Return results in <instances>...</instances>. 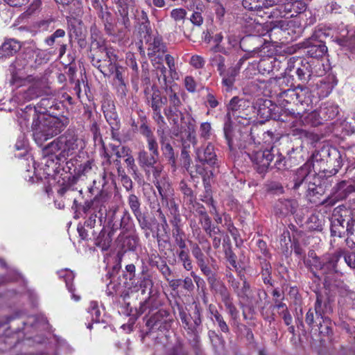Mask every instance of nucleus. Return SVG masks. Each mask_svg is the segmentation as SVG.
Masks as SVG:
<instances>
[{
	"instance_id": "nucleus-1",
	"label": "nucleus",
	"mask_w": 355,
	"mask_h": 355,
	"mask_svg": "<svg viewBox=\"0 0 355 355\" xmlns=\"http://www.w3.org/2000/svg\"><path fill=\"white\" fill-rule=\"evenodd\" d=\"M252 107L253 113L257 114L261 123L272 119L288 123L291 128H295L293 135L302 134V130L300 128L304 123L302 118L304 112L309 110L307 108H304L302 113L300 111L295 112L288 109H282V111L277 113L275 112L276 105L270 100L263 98L257 99Z\"/></svg>"
},
{
	"instance_id": "nucleus-2",
	"label": "nucleus",
	"mask_w": 355,
	"mask_h": 355,
	"mask_svg": "<svg viewBox=\"0 0 355 355\" xmlns=\"http://www.w3.org/2000/svg\"><path fill=\"white\" fill-rule=\"evenodd\" d=\"M245 153L252 162L254 168L261 175H264L269 168H286L285 157L272 146L270 149L256 150L255 144L249 143Z\"/></svg>"
},
{
	"instance_id": "nucleus-3",
	"label": "nucleus",
	"mask_w": 355,
	"mask_h": 355,
	"mask_svg": "<svg viewBox=\"0 0 355 355\" xmlns=\"http://www.w3.org/2000/svg\"><path fill=\"white\" fill-rule=\"evenodd\" d=\"M29 116H33L31 128L35 142L42 146L43 143L58 135L66 127V123L53 116H38L35 107L27 106Z\"/></svg>"
},
{
	"instance_id": "nucleus-4",
	"label": "nucleus",
	"mask_w": 355,
	"mask_h": 355,
	"mask_svg": "<svg viewBox=\"0 0 355 355\" xmlns=\"http://www.w3.org/2000/svg\"><path fill=\"white\" fill-rule=\"evenodd\" d=\"M316 168L315 164L310 161L299 168L293 175L292 189L298 191L299 194L304 193L313 196L318 193L316 184L312 182L315 178Z\"/></svg>"
},
{
	"instance_id": "nucleus-5",
	"label": "nucleus",
	"mask_w": 355,
	"mask_h": 355,
	"mask_svg": "<svg viewBox=\"0 0 355 355\" xmlns=\"http://www.w3.org/2000/svg\"><path fill=\"white\" fill-rule=\"evenodd\" d=\"M327 156L326 163L329 166L328 168H324L322 171L324 173H329L330 175H336L343 165L342 155L340 151L336 148H322L320 150L313 154L312 163L315 164V166L319 165L320 162H323L324 157Z\"/></svg>"
},
{
	"instance_id": "nucleus-6",
	"label": "nucleus",
	"mask_w": 355,
	"mask_h": 355,
	"mask_svg": "<svg viewBox=\"0 0 355 355\" xmlns=\"http://www.w3.org/2000/svg\"><path fill=\"white\" fill-rule=\"evenodd\" d=\"M252 105L253 104L249 100L234 96L228 104L226 118L229 120H238V122L241 123H244V122L239 119H243L248 123L254 112Z\"/></svg>"
},
{
	"instance_id": "nucleus-7",
	"label": "nucleus",
	"mask_w": 355,
	"mask_h": 355,
	"mask_svg": "<svg viewBox=\"0 0 355 355\" xmlns=\"http://www.w3.org/2000/svg\"><path fill=\"white\" fill-rule=\"evenodd\" d=\"M344 254L342 250L336 251L334 254L325 255L320 263V272L324 275L326 282H330L333 275L339 272L337 263L340 257Z\"/></svg>"
},
{
	"instance_id": "nucleus-8",
	"label": "nucleus",
	"mask_w": 355,
	"mask_h": 355,
	"mask_svg": "<svg viewBox=\"0 0 355 355\" xmlns=\"http://www.w3.org/2000/svg\"><path fill=\"white\" fill-rule=\"evenodd\" d=\"M108 196L107 194L101 193L100 195L96 196L92 200L86 201L83 206V211L85 213L89 211H93L92 214H95V217H98L100 222L104 216L108 217L107 214V202Z\"/></svg>"
},
{
	"instance_id": "nucleus-9",
	"label": "nucleus",
	"mask_w": 355,
	"mask_h": 355,
	"mask_svg": "<svg viewBox=\"0 0 355 355\" xmlns=\"http://www.w3.org/2000/svg\"><path fill=\"white\" fill-rule=\"evenodd\" d=\"M60 139L62 148V157L64 159L74 154L80 143L78 135L73 130H68L60 136Z\"/></svg>"
},
{
	"instance_id": "nucleus-10",
	"label": "nucleus",
	"mask_w": 355,
	"mask_h": 355,
	"mask_svg": "<svg viewBox=\"0 0 355 355\" xmlns=\"http://www.w3.org/2000/svg\"><path fill=\"white\" fill-rule=\"evenodd\" d=\"M145 94L147 104L153 110V119L162 121L164 116L162 115L161 109L166 103V98L162 96L158 90H155L150 94L146 89Z\"/></svg>"
},
{
	"instance_id": "nucleus-11",
	"label": "nucleus",
	"mask_w": 355,
	"mask_h": 355,
	"mask_svg": "<svg viewBox=\"0 0 355 355\" xmlns=\"http://www.w3.org/2000/svg\"><path fill=\"white\" fill-rule=\"evenodd\" d=\"M195 153L196 160L202 164H207L211 167L218 166V159L214 146L211 143H208L205 146L197 148Z\"/></svg>"
},
{
	"instance_id": "nucleus-12",
	"label": "nucleus",
	"mask_w": 355,
	"mask_h": 355,
	"mask_svg": "<svg viewBox=\"0 0 355 355\" xmlns=\"http://www.w3.org/2000/svg\"><path fill=\"white\" fill-rule=\"evenodd\" d=\"M130 219V215L127 211L121 213L117 209H114L108 212L109 224L112 232L119 229L127 230Z\"/></svg>"
},
{
	"instance_id": "nucleus-13",
	"label": "nucleus",
	"mask_w": 355,
	"mask_h": 355,
	"mask_svg": "<svg viewBox=\"0 0 355 355\" xmlns=\"http://www.w3.org/2000/svg\"><path fill=\"white\" fill-rule=\"evenodd\" d=\"M180 315L182 322L184 324V328L187 329L189 332L193 334L196 338H198V329L202 324L201 309L200 306L198 305L195 306L193 315L192 317L193 322L189 321V318L184 312H181Z\"/></svg>"
},
{
	"instance_id": "nucleus-14",
	"label": "nucleus",
	"mask_w": 355,
	"mask_h": 355,
	"mask_svg": "<svg viewBox=\"0 0 355 355\" xmlns=\"http://www.w3.org/2000/svg\"><path fill=\"white\" fill-rule=\"evenodd\" d=\"M271 96L282 107H285L289 103H295V90L293 89H282L275 87L271 92Z\"/></svg>"
},
{
	"instance_id": "nucleus-15",
	"label": "nucleus",
	"mask_w": 355,
	"mask_h": 355,
	"mask_svg": "<svg viewBox=\"0 0 355 355\" xmlns=\"http://www.w3.org/2000/svg\"><path fill=\"white\" fill-rule=\"evenodd\" d=\"M158 157L159 155H155L152 153H149L145 150H141L138 153V163L148 178L150 176V166L157 164Z\"/></svg>"
},
{
	"instance_id": "nucleus-16",
	"label": "nucleus",
	"mask_w": 355,
	"mask_h": 355,
	"mask_svg": "<svg viewBox=\"0 0 355 355\" xmlns=\"http://www.w3.org/2000/svg\"><path fill=\"white\" fill-rule=\"evenodd\" d=\"M65 37V31L63 29L56 30L52 35L44 40V43L49 46L54 44L58 46V58H61L65 53L67 44L62 42V39Z\"/></svg>"
},
{
	"instance_id": "nucleus-17",
	"label": "nucleus",
	"mask_w": 355,
	"mask_h": 355,
	"mask_svg": "<svg viewBox=\"0 0 355 355\" xmlns=\"http://www.w3.org/2000/svg\"><path fill=\"white\" fill-rule=\"evenodd\" d=\"M347 218L339 214L338 211H334L331 219V235L332 236L342 237L346 233Z\"/></svg>"
},
{
	"instance_id": "nucleus-18",
	"label": "nucleus",
	"mask_w": 355,
	"mask_h": 355,
	"mask_svg": "<svg viewBox=\"0 0 355 355\" xmlns=\"http://www.w3.org/2000/svg\"><path fill=\"white\" fill-rule=\"evenodd\" d=\"M297 206V202L295 200L279 199L275 204V213L282 216L293 214L296 211Z\"/></svg>"
},
{
	"instance_id": "nucleus-19",
	"label": "nucleus",
	"mask_w": 355,
	"mask_h": 355,
	"mask_svg": "<svg viewBox=\"0 0 355 355\" xmlns=\"http://www.w3.org/2000/svg\"><path fill=\"white\" fill-rule=\"evenodd\" d=\"M152 64L155 69L159 85L166 88L168 87V70L162 62V57L158 55L151 60Z\"/></svg>"
},
{
	"instance_id": "nucleus-20",
	"label": "nucleus",
	"mask_w": 355,
	"mask_h": 355,
	"mask_svg": "<svg viewBox=\"0 0 355 355\" xmlns=\"http://www.w3.org/2000/svg\"><path fill=\"white\" fill-rule=\"evenodd\" d=\"M106 53H115L112 49L106 47H100L90 57L92 65L96 67L99 71H105V69L102 68L104 67V64L107 62Z\"/></svg>"
},
{
	"instance_id": "nucleus-21",
	"label": "nucleus",
	"mask_w": 355,
	"mask_h": 355,
	"mask_svg": "<svg viewBox=\"0 0 355 355\" xmlns=\"http://www.w3.org/2000/svg\"><path fill=\"white\" fill-rule=\"evenodd\" d=\"M281 62L275 58L266 56L260 60L258 63V70L263 75L270 74L274 69L278 70L280 67Z\"/></svg>"
},
{
	"instance_id": "nucleus-22",
	"label": "nucleus",
	"mask_w": 355,
	"mask_h": 355,
	"mask_svg": "<svg viewBox=\"0 0 355 355\" xmlns=\"http://www.w3.org/2000/svg\"><path fill=\"white\" fill-rule=\"evenodd\" d=\"M26 63L25 65H29L30 67H34L35 64H42V63L46 62L48 59L46 58L44 52L37 50L33 51L32 49H26L24 53Z\"/></svg>"
},
{
	"instance_id": "nucleus-23",
	"label": "nucleus",
	"mask_w": 355,
	"mask_h": 355,
	"mask_svg": "<svg viewBox=\"0 0 355 355\" xmlns=\"http://www.w3.org/2000/svg\"><path fill=\"white\" fill-rule=\"evenodd\" d=\"M21 47L20 42L15 39L6 40L0 47V58L12 56Z\"/></svg>"
},
{
	"instance_id": "nucleus-24",
	"label": "nucleus",
	"mask_w": 355,
	"mask_h": 355,
	"mask_svg": "<svg viewBox=\"0 0 355 355\" xmlns=\"http://www.w3.org/2000/svg\"><path fill=\"white\" fill-rule=\"evenodd\" d=\"M268 295L263 289H257L250 295L247 300V303L251 308H260L262 310L265 308L263 300H266Z\"/></svg>"
},
{
	"instance_id": "nucleus-25",
	"label": "nucleus",
	"mask_w": 355,
	"mask_h": 355,
	"mask_svg": "<svg viewBox=\"0 0 355 355\" xmlns=\"http://www.w3.org/2000/svg\"><path fill=\"white\" fill-rule=\"evenodd\" d=\"M182 107H166L164 109V114L171 121L173 125H180V121L184 123L185 117L184 113L181 110Z\"/></svg>"
},
{
	"instance_id": "nucleus-26",
	"label": "nucleus",
	"mask_w": 355,
	"mask_h": 355,
	"mask_svg": "<svg viewBox=\"0 0 355 355\" xmlns=\"http://www.w3.org/2000/svg\"><path fill=\"white\" fill-rule=\"evenodd\" d=\"M207 311L210 315V319L218 324L220 329L224 333H228L230 331L229 327L224 320L223 315L217 310L216 306L210 304L208 306Z\"/></svg>"
},
{
	"instance_id": "nucleus-27",
	"label": "nucleus",
	"mask_w": 355,
	"mask_h": 355,
	"mask_svg": "<svg viewBox=\"0 0 355 355\" xmlns=\"http://www.w3.org/2000/svg\"><path fill=\"white\" fill-rule=\"evenodd\" d=\"M117 241L124 250H135L139 239L136 235H125V232H123L119 235Z\"/></svg>"
},
{
	"instance_id": "nucleus-28",
	"label": "nucleus",
	"mask_w": 355,
	"mask_h": 355,
	"mask_svg": "<svg viewBox=\"0 0 355 355\" xmlns=\"http://www.w3.org/2000/svg\"><path fill=\"white\" fill-rule=\"evenodd\" d=\"M238 72L239 71L236 67H230L227 71L225 70L220 73L222 77V85L225 87L226 92L232 90Z\"/></svg>"
},
{
	"instance_id": "nucleus-29",
	"label": "nucleus",
	"mask_w": 355,
	"mask_h": 355,
	"mask_svg": "<svg viewBox=\"0 0 355 355\" xmlns=\"http://www.w3.org/2000/svg\"><path fill=\"white\" fill-rule=\"evenodd\" d=\"M98 17L101 19L107 34H114V19L112 13L107 8H101Z\"/></svg>"
},
{
	"instance_id": "nucleus-30",
	"label": "nucleus",
	"mask_w": 355,
	"mask_h": 355,
	"mask_svg": "<svg viewBox=\"0 0 355 355\" xmlns=\"http://www.w3.org/2000/svg\"><path fill=\"white\" fill-rule=\"evenodd\" d=\"M336 198L339 200H343L347 196L355 191L354 185L347 181H341L334 187Z\"/></svg>"
},
{
	"instance_id": "nucleus-31",
	"label": "nucleus",
	"mask_w": 355,
	"mask_h": 355,
	"mask_svg": "<svg viewBox=\"0 0 355 355\" xmlns=\"http://www.w3.org/2000/svg\"><path fill=\"white\" fill-rule=\"evenodd\" d=\"M327 53V47L321 41H316L307 47L306 54L311 58H320Z\"/></svg>"
},
{
	"instance_id": "nucleus-32",
	"label": "nucleus",
	"mask_w": 355,
	"mask_h": 355,
	"mask_svg": "<svg viewBox=\"0 0 355 355\" xmlns=\"http://www.w3.org/2000/svg\"><path fill=\"white\" fill-rule=\"evenodd\" d=\"M295 103L301 105H306L307 107L311 103V92L309 89L304 86H297L295 87Z\"/></svg>"
},
{
	"instance_id": "nucleus-33",
	"label": "nucleus",
	"mask_w": 355,
	"mask_h": 355,
	"mask_svg": "<svg viewBox=\"0 0 355 355\" xmlns=\"http://www.w3.org/2000/svg\"><path fill=\"white\" fill-rule=\"evenodd\" d=\"M58 159H64L62 157V148L60 144V137L48 144L43 148V154L45 155H56Z\"/></svg>"
},
{
	"instance_id": "nucleus-34",
	"label": "nucleus",
	"mask_w": 355,
	"mask_h": 355,
	"mask_svg": "<svg viewBox=\"0 0 355 355\" xmlns=\"http://www.w3.org/2000/svg\"><path fill=\"white\" fill-rule=\"evenodd\" d=\"M116 5L118 12L121 17H123V23L128 24V11L129 8L134 6V0H114Z\"/></svg>"
},
{
	"instance_id": "nucleus-35",
	"label": "nucleus",
	"mask_w": 355,
	"mask_h": 355,
	"mask_svg": "<svg viewBox=\"0 0 355 355\" xmlns=\"http://www.w3.org/2000/svg\"><path fill=\"white\" fill-rule=\"evenodd\" d=\"M107 62L102 68L105 71H100L105 76H110L114 74V71L120 67L117 63L118 57L115 53H106Z\"/></svg>"
},
{
	"instance_id": "nucleus-36",
	"label": "nucleus",
	"mask_w": 355,
	"mask_h": 355,
	"mask_svg": "<svg viewBox=\"0 0 355 355\" xmlns=\"http://www.w3.org/2000/svg\"><path fill=\"white\" fill-rule=\"evenodd\" d=\"M193 122L194 121L193 119H189L187 123V126L188 129V133L187 136V139H182V150H189V148H190V144L187 143V141L191 143L193 146H195L197 144V138L195 135V125L193 124Z\"/></svg>"
},
{
	"instance_id": "nucleus-37",
	"label": "nucleus",
	"mask_w": 355,
	"mask_h": 355,
	"mask_svg": "<svg viewBox=\"0 0 355 355\" xmlns=\"http://www.w3.org/2000/svg\"><path fill=\"white\" fill-rule=\"evenodd\" d=\"M113 232L107 233L103 228L98 234L95 241V245L105 251L109 249L112 242Z\"/></svg>"
},
{
	"instance_id": "nucleus-38",
	"label": "nucleus",
	"mask_w": 355,
	"mask_h": 355,
	"mask_svg": "<svg viewBox=\"0 0 355 355\" xmlns=\"http://www.w3.org/2000/svg\"><path fill=\"white\" fill-rule=\"evenodd\" d=\"M347 245L353 248L355 247V217L347 218L346 223Z\"/></svg>"
},
{
	"instance_id": "nucleus-39",
	"label": "nucleus",
	"mask_w": 355,
	"mask_h": 355,
	"mask_svg": "<svg viewBox=\"0 0 355 355\" xmlns=\"http://www.w3.org/2000/svg\"><path fill=\"white\" fill-rule=\"evenodd\" d=\"M158 190L159 195L161 197L162 203L166 202L167 205L168 198L171 193V188L170 184L165 181H157L154 183Z\"/></svg>"
},
{
	"instance_id": "nucleus-40",
	"label": "nucleus",
	"mask_w": 355,
	"mask_h": 355,
	"mask_svg": "<svg viewBox=\"0 0 355 355\" xmlns=\"http://www.w3.org/2000/svg\"><path fill=\"white\" fill-rule=\"evenodd\" d=\"M165 90L167 95V97H166V102H168L166 107H182V101L175 89L170 87L168 88H166Z\"/></svg>"
},
{
	"instance_id": "nucleus-41",
	"label": "nucleus",
	"mask_w": 355,
	"mask_h": 355,
	"mask_svg": "<svg viewBox=\"0 0 355 355\" xmlns=\"http://www.w3.org/2000/svg\"><path fill=\"white\" fill-rule=\"evenodd\" d=\"M166 51V46L162 42V39L159 37H155L153 38V42H150L148 47V55L149 56L155 55L157 53H164Z\"/></svg>"
},
{
	"instance_id": "nucleus-42",
	"label": "nucleus",
	"mask_w": 355,
	"mask_h": 355,
	"mask_svg": "<svg viewBox=\"0 0 355 355\" xmlns=\"http://www.w3.org/2000/svg\"><path fill=\"white\" fill-rule=\"evenodd\" d=\"M198 266L200 268L202 272L203 273V275H205L207 277L208 283L211 285V287H214L218 283L216 274L211 270L210 267L208 266V265L206 263V261L198 264Z\"/></svg>"
},
{
	"instance_id": "nucleus-43",
	"label": "nucleus",
	"mask_w": 355,
	"mask_h": 355,
	"mask_svg": "<svg viewBox=\"0 0 355 355\" xmlns=\"http://www.w3.org/2000/svg\"><path fill=\"white\" fill-rule=\"evenodd\" d=\"M347 332L349 334L348 339L350 346H341L338 352L339 355H355V331H350L347 329Z\"/></svg>"
},
{
	"instance_id": "nucleus-44",
	"label": "nucleus",
	"mask_w": 355,
	"mask_h": 355,
	"mask_svg": "<svg viewBox=\"0 0 355 355\" xmlns=\"http://www.w3.org/2000/svg\"><path fill=\"white\" fill-rule=\"evenodd\" d=\"M295 73L297 74L298 78L301 80H306L309 77L311 76L312 73L311 65L308 62H301L300 66H297L296 67Z\"/></svg>"
},
{
	"instance_id": "nucleus-45",
	"label": "nucleus",
	"mask_w": 355,
	"mask_h": 355,
	"mask_svg": "<svg viewBox=\"0 0 355 355\" xmlns=\"http://www.w3.org/2000/svg\"><path fill=\"white\" fill-rule=\"evenodd\" d=\"M176 254L179 260L182 262L184 268L187 271L191 270L193 265L189 256V249L177 250Z\"/></svg>"
},
{
	"instance_id": "nucleus-46",
	"label": "nucleus",
	"mask_w": 355,
	"mask_h": 355,
	"mask_svg": "<svg viewBox=\"0 0 355 355\" xmlns=\"http://www.w3.org/2000/svg\"><path fill=\"white\" fill-rule=\"evenodd\" d=\"M121 24L123 27H118L114 25V34H108L109 35L113 36L115 39L118 40H123L127 35V33L129 31V27L130 26V19L128 18V24L125 25L123 23V17H121Z\"/></svg>"
},
{
	"instance_id": "nucleus-47",
	"label": "nucleus",
	"mask_w": 355,
	"mask_h": 355,
	"mask_svg": "<svg viewBox=\"0 0 355 355\" xmlns=\"http://www.w3.org/2000/svg\"><path fill=\"white\" fill-rule=\"evenodd\" d=\"M286 2V6L291 10L295 12H302L306 10L307 1L305 0H284Z\"/></svg>"
},
{
	"instance_id": "nucleus-48",
	"label": "nucleus",
	"mask_w": 355,
	"mask_h": 355,
	"mask_svg": "<svg viewBox=\"0 0 355 355\" xmlns=\"http://www.w3.org/2000/svg\"><path fill=\"white\" fill-rule=\"evenodd\" d=\"M128 203L134 216L141 212V202L136 195L130 194L128 197Z\"/></svg>"
},
{
	"instance_id": "nucleus-49",
	"label": "nucleus",
	"mask_w": 355,
	"mask_h": 355,
	"mask_svg": "<svg viewBox=\"0 0 355 355\" xmlns=\"http://www.w3.org/2000/svg\"><path fill=\"white\" fill-rule=\"evenodd\" d=\"M161 149L163 155L168 160L171 166L175 168V156L174 150L170 143L164 144V145L161 146Z\"/></svg>"
},
{
	"instance_id": "nucleus-50",
	"label": "nucleus",
	"mask_w": 355,
	"mask_h": 355,
	"mask_svg": "<svg viewBox=\"0 0 355 355\" xmlns=\"http://www.w3.org/2000/svg\"><path fill=\"white\" fill-rule=\"evenodd\" d=\"M171 205V214L173 215V218L170 220L171 224L173 227H180L181 224V217L179 214L178 207L175 204V202L173 200L170 202Z\"/></svg>"
},
{
	"instance_id": "nucleus-51",
	"label": "nucleus",
	"mask_w": 355,
	"mask_h": 355,
	"mask_svg": "<svg viewBox=\"0 0 355 355\" xmlns=\"http://www.w3.org/2000/svg\"><path fill=\"white\" fill-rule=\"evenodd\" d=\"M321 320H322V322L320 320H318V330L320 334L322 336H331L332 334L331 321L327 318Z\"/></svg>"
},
{
	"instance_id": "nucleus-52",
	"label": "nucleus",
	"mask_w": 355,
	"mask_h": 355,
	"mask_svg": "<svg viewBox=\"0 0 355 355\" xmlns=\"http://www.w3.org/2000/svg\"><path fill=\"white\" fill-rule=\"evenodd\" d=\"M225 58L220 54L214 55L210 60L211 64L216 67L219 74L225 71Z\"/></svg>"
},
{
	"instance_id": "nucleus-53",
	"label": "nucleus",
	"mask_w": 355,
	"mask_h": 355,
	"mask_svg": "<svg viewBox=\"0 0 355 355\" xmlns=\"http://www.w3.org/2000/svg\"><path fill=\"white\" fill-rule=\"evenodd\" d=\"M243 6L249 10L259 11L263 9L261 0H243Z\"/></svg>"
},
{
	"instance_id": "nucleus-54",
	"label": "nucleus",
	"mask_w": 355,
	"mask_h": 355,
	"mask_svg": "<svg viewBox=\"0 0 355 355\" xmlns=\"http://www.w3.org/2000/svg\"><path fill=\"white\" fill-rule=\"evenodd\" d=\"M338 114V107L334 106L325 107L322 108L320 111V114L322 115L325 120L332 119L335 118Z\"/></svg>"
},
{
	"instance_id": "nucleus-55",
	"label": "nucleus",
	"mask_w": 355,
	"mask_h": 355,
	"mask_svg": "<svg viewBox=\"0 0 355 355\" xmlns=\"http://www.w3.org/2000/svg\"><path fill=\"white\" fill-rule=\"evenodd\" d=\"M65 273L64 275H61L62 277L64 278L66 286L67 287L69 291L72 293V297L76 301H78L80 300L79 296H76L75 294H73L74 289L73 288L72 284H71V282L73 279V274L70 271H64ZM61 273H63L62 272Z\"/></svg>"
},
{
	"instance_id": "nucleus-56",
	"label": "nucleus",
	"mask_w": 355,
	"mask_h": 355,
	"mask_svg": "<svg viewBox=\"0 0 355 355\" xmlns=\"http://www.w3.org/2000/svg\"><path fill=\"white\" fill-rule=\"evenodd\" d=\"M180 189L183 193L189 203H193L196 200V196L193 194L192 189L188 187L184 181H181L180 183Z\"/></svg>"
},
{
	"instance_id": "nucleus-57",
	"label": "nucleus",
	"mask_w": 355,
	"mask_h": 355,
	"mask_svg": "<svg viewBox=\"0 0 355 355\" xmlns=\"http://www.w3.org/2000/svg\"><path fill=\"white\" fill-rule=\"evenodd\" d=\"M191 252L194 258L196 259L198 265L206 261L205 256L198 244L195 243L192 245Z\"/></svg>"
},
{
	"instance_id": "nucleus-58",
	"label": "nucleus",
	"mask_w": 355,
	"mask_h": 355,
	"mask_svg": "<svg viewBox=\"0 0 355 355\" xmlns=\"http://www.w3.org/2000/svg\"><path fill=\"white\" fill-rule=\"evenodd\" d=\"M124 72V69L122 67H119L116 71H114V74L112 76H114V79L118 80L119 82V89H121L122 92L125 94V85L123 80V73Z\"/></svg>"
},
{
	"instance_id": "nucleus-59",
	"label": "nucleus",
	"mask_w": 355,
	"mask_h": 355,
	"mask_svg": "<svg viewBox=\"0 0 355 355\" xmlns=\"http://www.w3.org/2000/svg\"><path fill=\"white\" fill-rule=\"evenodd\" d=\"M200 136L201 138L207 140L210 139L211 135V126L209 122H204L200 126Z\"/></svg>"
},
{
	"instance_id": "nucleus-60",
	"label": "nucleus",
	"mask_w": 355,
	"mask_h": 355,
	"mask_svg": "<svg viewBox=\"0 0 355 355\" xmlns=\"http://www.w3.org/2000/svg\"><path fill=\"white\" fill-rule=\"evenodd\" d=\"M252 293L253 292L250 288L249 283L244 280L243 282V286L240 288L239 291L237 293V295L239 297L245 299V301H247V300L250 298V295H252Z\"/></svg>"
},
{
	"instance_id": "nucleus-61",
	"label": "nucleus",
	"mask_w": 355,
	"mask_h": 355,
	"mask_svg": "<svg viewBox=\"0 0 355 355\" xmlns=\"http://www.w3.org/2000/svg\"><path fill=\"white\" fill-rule=\"evenodd\" d=\"M94 166L93 161H87L83 164H80L78 168V173L79 175H87L93 171Z\"/></svg>"
},
{
	"instance_id": "nucleus-62",
	"label": "nucleus",
	"mask_w": 355,
	"mask_h": 355,
	"mask_svg": "<svg viewBox=\"0 0 355 355\" xmlns=\"http://www.w3.org/2000/svg\"><path fill=\"white\" fill-rule=\"evenodd\" d=\"M316 315V320L323 319V314L324 313L322 301L320 297L318 296L315 302L314 311Z\"/></svg>"
},
{
	"instance_id": "nucleus-63",
	"label": "nucleus",
	"mask_w": 355,
	"mask_h": 355,
	"mask_svg": "<svg viewBox=\"0 0 355 355\" xmlns=\"http://www.w3.org/2000/svg\"><path fill=\"white\" fill-rule=\"evenodd\" d=\"M187 15V11L183 8H175L171 12V17L175 21H184Z\"/></svg>"
},
{
	"instance_id": "nucleus-64",
	"label": "nucleus",
	"mask_w": 355,
	"mask_h": 355,
	"mask_svg": "<svg viewBox=\"0 0 355 355\" xmlns=\"http://www.w3.org/2000/svg\"><path fill=\"white\" fill-rule=\"evenodd\" d=\"M137 218L140 227L144 230H150L151 225L148 222L146 216L142 214V212L138 214V215H135Z\"/></svg>"
}]
</instances>
